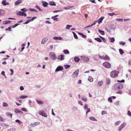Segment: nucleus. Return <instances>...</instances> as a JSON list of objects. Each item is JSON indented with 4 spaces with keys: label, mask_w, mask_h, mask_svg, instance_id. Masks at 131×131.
<instances>
[{
    "label": "nucleus",
    "mask_w": 131,
    "mask_h": 131,
    "mask_svg": "<svg viewBox=\"0 0 131 131\" xmlns=\"http://www.w3.org/2000/svg\"><path fill=\"white\" fill-rule=\"evenodd\" d=\"M116 20L117 21H119L120 22H122L123 21V19H120V18H116Z\"/></svg>",
    "instance_id": "obj_38"
},
{
    "label": "nucleus",
    "mask_w": 131,
    "mask_h": 131,
    "mask_svg": "<svg viewBox=\"0 0 131 131\" xmlns=\"http://www.w3.org/2000/svg\"><path fill=\"white\" fill-rule=\"evenodd\" d=\"M15 122H16L18 123L19 124H20L21 123V122L18 119H16L15 120Z\"/></svg>",
    "instance_id": "obj_59"
},
{
    "label": "nucleus",
    "mask_w": 131,
    "mask_h": 131,
    "mask_svg": "<svg viewBox=\"0 0 131 131\" xmlns=\"http://www.w3.org/2000/svg\"><path fill=\"white\" fill-rule=\"evenodd\" d=\"M11 22V21L9 20H6L3 21V23L4 24H6L10 23V22Z\"/></svg>",
    "instance_id": "obj_22"
},
{
    "label": "nucleus",
    "mask_w": 131,
    "mask_h": 131,
    "mask_svg": "<svg viewBox=\"0 0 131 131\" xmlns=\"http://www.w3.org/2000/svg\"><path fill=\"white\" fill-rule=\"evenodd\" d=\"M19 25V24H16L15 25L12 26V27H13V28H14L16 27L17 26Z\"/></svg>",
    "instance_id": "obj_62"
},
{
    "label": "nucleus",
    "mask_w": 131,
    "mask_h": 131,
    "mask_svg": "<svg viewBox=\"0 0 131 131\" xmlns=\"http://www.w3.org/2000/svg\"><path fill=\"white\" fill-rule=\"evenodd\" d=\"M89 119L90 120L95 121H97V119L95 118L94 117L91 116L89 117Z\"/></svg>",
    "instance_id": "obj_18"
},
{
    "label": "nucleus",
    "mask_w": 131,
    "mask_h": 131,
    "mask_svg": "<svg viewBox=\"0 0 131 131\" xmlns=\"http://www.w3.org/2000/svg\"><path fill=\"white\" fill-rule=\"evenodd\" d=\"M107 112L106 111H102V115L104 114H106Z\"/></svg>",
    "instance_id": "obj_52"
},
{
    "label": "nucleus",
    "mask_w": 131,
    "mask_h": 131,
    "mask_svg": "<svg viewBox=\"0 0 131 131\" xmlns=\"http://www.w3.org/2000/svg\"><path fill=\"white\" fill-rule=\"evenodd\" d=\"M94 39L99 42H101L102 41V40L101 39L99 38H94Z\"/></svg>",
    "instance_id": "obj_23"
},
{
    "label": "nucleus",
    "mask_w": 131,
    "mask_h": 131,
    "mask_svg": "<svg viewBox=\"0 0 131 131\" xmlns=\"http://www.w3.org/2000/svg\"><path fill=\"white\" fill-rule=\"evenodd\" d=\"M81 99L83 101L85 102H86L87 101V99L84 97H82L81 98Z\"/></svg>",
    "instance_id": "obj_37"
},
{
    "label": "nucleus",
    "mask_w": 131,
    "mask_h": 131,
    "mask_svg": "<svg viewBox=\"0 0 131 131\" xmlns=\"http://www.w3.org/2000/svg\"><path fill=\"white\" fill-rule=\"evenodd\" d=\"M36 8L38 9L39 11H42V10L37 6H36Z\"/></svg>",
    "instance_id": "obj_57"
},
{
    "label": "nucleus",
    "mask_w": 131,
    "mask_h": 131,
    "mask_svg": "<svg viewBox=\"0 0 131 131\" xmlns=\"http://www.w3.org/2000/svg\"><path fill=\"white\" fill-rule=\"evenodd\" d=\"M24 13L21 11H19L17 14L20 16H23Z\"/></svg>",
    "instance_id": "obj_26"
},
{
    "label": "nucleus",
    "mask_w": 131,
    "mask_h": 131,
    "mask_svg": "<svg viewBox=\"0 0 131 131\" xmlns=\"http://www.w3.org/2000/svg\"><path fill=\"white\" fill-rule=\"evenodd\" d=\"M43 6L44 7H46L47 6V5H48V4L46 2L44 1L42 2Z\"/></svg>",
    "instance_id": "obj_17"
},
{
    "label": "nucleus",
    "mask_w": 131,
    "mask_h": 131,
    "mask_svg": "<svg viewBox=\"0 0 131 131\" xmlns=\"http://www.w3.org/2000/svg\"><path fill=\"white\" fill-rule=\"evenodd\" d=\"M119 72L118 71H113L110 73L111 77L113 78H116L117 77Z\"/></svg>",
    "instance_id": "obj_1"
},
{
    "label": "nucleus",
    "mask_w": 131,
    "mask_h": 131,
    "mask_svg": "<svg viewBox=\"0 0 131 131\" xmlns=\"http://www.w3.org/2000/svg\"><path fill=\"white\" fill-rule=\"evenodd\" d=\"M39 114L42 116L45 117H46L47 116V115L46 114V113L43 110H40L38 112Z\"/></svg>",
    "instance_id": "obj_4"
},
{
    "label": "nucleus",
    "mask_w": 131,
    "mask_h": 131,
    "mask_svg": "<svg viewBox=\"0 0 131 131\" xmlns=\"http://www.w3.org/2000/svg\"><path fill=\"white\" fill-rule=\"evenodd\" d=\"M4 14V10L3 9H0V16L3 15Z\"/></svg>",
    "instance_id": "obj_16"
},
{
    "label": "nucleus",
    "mask_w": 131,
    "mask_h": 131,
    "mask_svg": "<svg viewBox=\"0 0 131 131\" xmlns=\"http://www.w3.org/2000/svg\"><path fill=\"white\" fill-rule=\"evenodd\" d=\"M3 107H5L7 106L8 105L7 103H3Z\"/></svg>",
    "instance_id": "obj_44"
},
{
    "label": "nucleus",
    "mask_w": 131,
    "mask_h": 131,
    "mask_svg": "<svg viewBox=\"0 0 131 131\" xmlns=\"http://www.w3.org/2000/svg\"><path fill=\"white\" fill-rule=\"evenodd\" d=\"M127 114L129 116H131V113L130 111H128Z\"/></svg>",
    "instance_id": "obj_58"
},
{
    "label": "nucleus",
    "mask_w": 131,
    "mask_h": 131,
    "mask_svg": "<svg viewBox=\"0 0 131 131\" xmlns=\"http://www.w3.org/2000/svg\"><path fill=\"white\" fill-rule=\"evenodd\" d=\"M103 19V17H101L96 21H97V22L99 24H100L102 22V21Z\"/></svg>",
    "instance_id": "obj_14"
},
{
    "label": "nucleus",
    "mask_w": 131,
    "mask_h": 131,
    "mask_svg": "<svg viewBox=\"0 0 131 131\" xmlns=\"http://www.w3.org/2000/svg\"><path fill=\"white\" fill-rule=\"evenodd\" d=\"M6 115L7 116H9L11 118H12L13 114L9 112H7L6 113Z\"/></svg>",
    "instance_id": "obj_19"
},
{
    "label": "nucleus",
    "mask_w": 131,
    "mask_h": 131,
    "mask_svg": "<svg viewBox=\"0 0 131 131\" xmlns=\"http://www.w3.org/2000/svg\"><path fill=\"white\" fill-rule=\"evenodd\" d=\"M16 129L15 128H12L8 130V131H15Z\"/></svg>",
    "instance_id": "obj_47"
},
{
    "label": "nucleus",
    "mask_w": 131,
    "mask_h": 131,
    "mask_svg": "<svg viewBox=\"0 0 131 131\" xmlns=\"http://www.w3.org/2000/svg\"><path fill=\"white\" fill-rule=\"evenodd\" d=\"M2 4L4 6H5L6 5H8L9 4L8 3L6 2L5 0H4L2 2Z\"/></svg>",
    "instance_id": "obj_21"
},
{
    "label": "nucleus",
    "mask_w": 131,
    "mask_h": 131,
    "mask_svg": "<svg viewBox=\"0 0 131 131\" xmlns=\"http://www.w3.org/2000/svg\"><path fill=\"white\" fill-rule=\"evenodd\" d=\"M109 40L110 41L112 42H113L115 41L114 38L113 37L112 38H110Z\"/></svg>",
    "instance_id": "obj_35"
},
{
    "label": "nucleus",
    "mask_w": 131,
    "mask_h": 131,
    "mask_svg": "<svg viewBox=\"0 0 131 131\" xmlns=\"http://www.w3.org/2000/svg\"><path fill=\"white\" fill-rule=\"evenodd\" d=\"M63 52L65 53V54H69V52L68 50H64Z\"/></svg>",
    "instance_id": "obj_39"
},
{
    "label": "nucleus",
    "mask_w": 131,
    "mask_h": 131,
    "mask_svg": "<svg viewBox=\"0 0 131 131\" xmlns=\"http://www.w3.org/2000/svg\"><path fill=\"white\" fill-rule=\"evenodd\" d=\"M20 10L24 12H26L27 11V10L25 8H22Z\"/></svg>",
    "instance_id": "obj_54"
},
{
    "label": "nucleus",
    "mask_w": 131,
    "mask_h": 131,
    "mask_svg": "<svg viewBox=\"0 0 131 131\" xmlns=\"http://www.w3.org/2000/svg\"><path fill=\"white\" fill-rule=\"evenodd\" d=\"M119 51L121 54H122L124 53V51L122 49H119Z\"/></svg>",
    "instance_id": "obj_34"
},
{
    "label": "nucleus",
    "mask_w": 131,
    "mask_h": 131,
    "mask_svg": "<svg viewBox=\"0 0 131 131\" xmlns=\"http://www.w3.org/2000/svg\"><path fill=\"white\" fill-rule=\"evenodd\" d=\"M108 14L110 16H112L115 15V14L113 13H108Z\"/></svg>",
    "instance_id": "obj_55"
},
{
    "label": "nucleus",
    "mask_w": 131,
    "mask_h": 131,
    "mask_svg": "<svg viewBox=\"0 0 131 131\" xmlns=\"http://www.w3.org/2000/svg\"><path fill=\"white\" fill-rule=\"evenodd\" d=\"M98 31L102 35H104L105 34L104 32L103 31H102L100 29H99L98 30Z\"/></svg>",
    "instance_id": "obj_27"
},
{
    "label": "nucleus",
    "mask_w": 131,
    "mask_h": 131,
    "mask_svg": "<svg viewBox=\"0 0 131 131\" xmlns=\"http://www.w3.org/2000/svg\"><path fill=\"white\" fill-rule=\"evenodd\" d=\"M88 80L90 82H92L93 81V79L91 76H89L88 79Z\"/></svg>",
    "instance_id": "obj_31"
},
{
    "label": "nucleus",
    "mask_w": 131,
    "mask_h": 131,
    "mask_svg": "<svg viewBox=\"0 0 131 131\" xmlns=\"http://www.w3.org/2000/svg\"><path fill=\"white\" fill-rule=\"evenodd\" d=\"M97 22V21H94V22L91 25V26L92 27L94 25L96 24Z\"/></svg>",
    "instance_id": "obj_50"
},
{
    "label": "nucleus",
    "mask_w": 131,
    "mask_h": 131,
    "mask_svg": "<svg viewBox=\"0 0 131 131\" xmlns=\"http://www.w3.org/2000/svg\"><path fill=\"white\" fill-rule=\"evenodd\" d=\"M81 58L82 60L86 62L88 61L89 60V58L84 56L81 57Z\"/></svg>",
    "instance_id": "obj_8"
},
{
    "label": "nucleus",
    "mask_w": 131,
    "mask_h": 131,
    "mask_svg": "<svg viewBox=\"0 0 131 131\" xmlns=\"http://www.w3.org/2000/svg\"><path fill=\"white\" fill-rule=\"evenodd\" d=\"M103 65L106 68H109L111 67V65L107 61H106L104 62L103 64Z\"/></svg>",
    "instance_id": "obj_2"
},
{
    "label": "nucleus",
    "mask_w": 131,
    "mask_h": 131,
    "mask_svg": "<svg viewBox=\"0 0 131 131\" xmlns=\"http://www.w3.org/2000/svg\"><path fill=\"white\" fill-rule=\"evenodd\" d=\"M49 4L51 6H56V3L53 1H50L49 2Z\"/></svg>",
    "instance_id": "obj_20"
},
{
    "label": "nucleus",
    "mask_w": 131,
    "mask_h": 131,
    "mask_svg": "<svg viewBox=\"0 0 131 131\" xmlns=\"http://www.w3.org/2000/svg\"><path fill=\"white\" fill-rule=\"evenodd\" d=\"M53 39H54L56 40H62V38L61 37H53Z\"/></svg>",
    "instance_id": "obj_15"
},
{
    "label": "nucleus",
    "mask_w": 131,
    "mask_h": 131,
    "mask_svg": "<svg viewBox=\"0 0 131 131\" xmlns=\"http://www.w3.org/2000/svg\"><path fill=\"white\" fill-rule=\"evenodd\" d=\"M15 112L16 113H20V114H22L23 113V112L17 109H16L15 110Z\"/></svg>",
    "instance_id": "obj_13"
},
{
    "label": "nucleus",
    "mask_w": 131,
    "mask_h": 131,
    "mask_svg": "<svg viewBox=\"0 0 131 131\" xmlns=\"http://www.w3.org/2000/svg\"><path fill=\"white\" fill-rule=\"evenodd\" d=\"M72 32L73 34V35H74V38L76 39H78V37H77V35H76V34L74 32Z\"/></svg>",
    "instance_id": "obj_40"
},
{
    "label": "nucleus",
    "mask_w": 131,
    "mask_h": 131,
    "mask_svg": "<svg viewBox=\"0 0 131 131\" xmlns=\"http://www.w3.org/2000/svg\"><path fill=\"white\" fill-rule=\"evenodd\" d=\"M29 11L35 12H37V11L36 9L32 8H30L29 9Z\"/></svg>",
    "instance_id": "obj_33"
},
{
    "label": "nucleus",
    "mask_w": 131,
    "mask_h": 131,
    "mask_svg": "<svg viewBox=\"0 0 131 131\" xmlns=\"http://www.w3.org/2000/svg\"><path fill=\"white\" fill-rule=\"evenodd\" d=\"M110 80L109 79H107L106 80V84L108 85L110 84Z\"/></svg>",
    "instance_id": "obj_30"
},
{
    "label": "nucleus",
    "mask_w": 131,
    "mask_h": 131,
    "mask_svg": "<svg viewBox=\"0 0 131 131\" xmlns=\"http://www.w3.org/2000/svg\"><path fill=\"white\" fill-rule=\"evenodd\" d=\"M125 81L124 80H122L121 81H119V80H118L117 81V82H120L122 83H124V82Z\"/></svg>",
    "instance_id": "obj_61"
},
{
    "label": "nucleus",
    "mask_w": 131,
    "mask_h": 131,
    "mask_svg": "<svg viewBox=\"0 0 131 131\" xmlns=\"http://www.w3.org/2000/svg\"><path fill=\"white\" fill-rule=\"evenodd\" d=\"M99 58L102 59H103L105 60H109L110 59V57L107 55H106L105 56H101L100 55L99 56Z\"/></svg>",
    "instance_id": "obj_3"
},
{
    "label": "nucleus",
    "mask_w": 131,
    "mask_h": 131,
    "mask_svg": "<svg viewBox=\"0 0 131 131\" xmlns=\"http://www.w3.org/2000/svg\"><path fill=\"white\" fill-rule=\"evenodd\" d=\"M51 18V19H53L54 20L57 21V19H58V18H56L55 17H54V16L52 17Z\"/></svg>",
    "instance_id": "obj_45"
},
{
    "label": "nucleus",
    "mask_w": 131,
    "mask_h": 131,
    "mask_svg": "<svg viewBox=\"0 0 131 131\" xmlns=\"http://www.w3.org/2000/svg\"><path fill=\"white\" fill-rule=\"evenodd\" d=\"M119 43L123 45H124L126 44V43L125 42H123L122 41H121L119 42Z\"/></svg>",
    "instance_id": "obj_53"
},
{
    "label": "nucleus",
    "mask_w": 131,
    "mask_h": 131,
    "mask_svg": "<svg viewBox=\"0 0 131 131\" xmlns=\"http://www.w3.org/2000/svg\"><path fill=\"white\" fill-rule=\"evenodd\" d=\"M78 34L82 37H83V38H86V36L85 35H84L83 34H82V33H79V32Z\"/></svg>",
    "instance_id": "obj_25"
},
{
    "label": "nucleus",
    "mask_w": 131,
    "mask_h": 131,
    "mask_svg": "<svg viewBox=\"0 0 131 131\" xmlns=\"http://www.w3.org/2000/svg\"><path fill=\"white\" fill-rule=\"evenodd\" d=\"M73 7V6H69L68 7H64V8L66 10H67L69 9L70 8Z\"/></svg>",
    "instance_id": "obj_32"
},
{
    "label": "nucleus",
    "mask_w": 131,
    "mask_h": 131,
    "mask_svg": "<svg viewBox=\"0 0 131 131\" xmlns=\"http://www.w3.org/2000/svg\"><path fill=\"white\" fill-rule=\"evenodd\" d=\"M22 2V0H18L15 3V5H18Z\"/></svg>",
    "instance_id": "obj_10"
},
{
    "label": "nucleus",
    "mask_w": 131,
    "mask_h": 131,
    "mask_svg": "<svg viewBox=\"0 0 131 131\" xmlns=\"http://www.w3.org/2000/svg\"><path fill=\"white\" fill-rule=\"evenodd\" d=\"M108 101H109V102H112L113 101L112 100L111 97H109L108 99Z\"/></svg>",
    "instance_id": "obj_49"
},
{
    "label": "nucleus",
    "mask_w": 131,
    "mask_h": 131,
    "mask_svg": "<svg viewBox=\"0 0 131 131\" xmlns=\"http://www.w3.org/2000/svg\"><path fill=\"white\" fill-rule=\"evenodd\" d=\"M5 119L1 115H0V121L4 122L5 121Z\"/></svg>",
    "instance_id": "obj_29"
},
{
    "label": "nucleus",
    "mask_w": 131,
    "mask_h": 131,
    "mask_svg": "<svg viewBox=\"0 0 131 131\" xmlns=\"http://www.w3.org/2000/svg\"><path fill=\"white\" fill-rule=\"evenodd\" d=\"M36 101L37 102V103L39 104H43V102L42 101H39L37 100H36Z\"/></svg>",
    "instance_id": "obj_28"
},
{
    "label": "nucleus",
    "mask_w": 131,
    "mask_h": 131,
    "mask_svg": "<svg viewBox=\"0 0 131 131\" xmlns=\"http://www.w3.org/2000/svg\"><path fill=\"white\" fill-rule=\"evenodd\" d=\"M120 123V121H118L115 123V124L117 126Z\"/></svg>",
    "instance_id": "obj_41"
},
{
    "label": "nucleus",
    "mask_w": 131,
    "mask_h": 131,
    "mask_svg": "<svg viewBox=\"0 0 131 131\" xmlns=\"http://www.w3.org/2000/svg\"><path fill=\"white\" fill-rule=\"evenodd\" d=\"M50 56L51 58L53 60H55L56 59V56L54 53L52 52L50 53Z\"/></svg>",
    "instance_id": "obj_5"
},
{
    "label": "nucleus",
    "mask_w": 131,
    "mask_h": 131,
    "mask_svg": "<svg viewBox=\"0 0 131 131\" xmlns=\"http://www.w3.org/2000/svg\"><path fill=\"white\" fill-rule=\"evenodd\" d=\"M115 85L117 87V88L119 90L123 88V85L121 83H116Z\"/></svg>",
    "instance_id": "obj_6"
},
{
    "label": "nucleus",
    "mask_w": 131,
    "mask_h": 131,
    "mask_svg": "<svg viewBox=\"0 0 131 131\" xmlns=\"http://www.w3.org/2000/svg\"><path fill=\"white\" fill-rule=\"evenodd\" d=\"M78 103L79 104H80L81 105H82V106L83 105V103H82L81 101H78Z\"/></svg>",
    "instance_id": "obj_63"
},
{
    "label": "nucleus",
    "mask_w": 131,
    "mask_h": 131,
    "mask_svg": "<svg viewBox=\"0 0 131 131\" xmlns=\"http://www.w3.org/2000/svg\"><path fill=\"white\" fill-rule=\"evenodd\" d=\"M48 39L47 38H44L42 39L41 41V43L42 44H44L47 41Z\"/></svg>",
    "instance_id": "obj_11"
},
{
    "label": "nucleus",
    "mask_w": 131,
    "mask_h": 131,
    "mask_svg": "<svg viewBox=\"0 0 131 131\" xmlns=\"http://www.w3.org/2000/svg\"><path fill=\"white\" fill-rule=\"evenodd\" d=\"M27 97V96H20L19 97L21 99H24L26 98Z\"/></svg>",
    "instance_id": "obj_51"
},
{
    "label": "nucleus",
    "mask_w": 131,
    "mask_h": 131,
    "mask_svg": "<svg viewBox=\"0 0 131 131\" xmlns=\"http://www.w3.org/2000/svg\"><path fill=\"white\" fill-rule=\"evenodd\" d=\"M90 111H91L90 109L89 108H88L87 109V111L86 112V114L87 115L88 113L90 112Z\"/></svg>",
    "instance_id": "obj_56"
},
{
    "label": "nucleus",
    "mask_w": 131,
    "mask_h": 131,
    "mask_svg": "<svg viewBox=\"0 0 131 131\" xmlns=\"http://www.w3.org/2000/svg\"><path fill=\"white\" fill-rule=\"evenodd\" d=\"M74 60L75 62H78L80 60V59L78 57H75L74 58Z\"/></svg>",
    "instance_id": "obj_24"
},
{
    "label": "nucleus",
    "mask_w": 131,
    "mask_h": 131,
    "mask_svg": "<svg viewBox=\"0 0 131 131\" xmlns=\"http://www.w3.org/2000/svg\"><path fill=\"white\" fill-rule=\"evenodd\" d=\"M40 124V123L38 122H35L33 124V125L34 126H36L37 125H38L39 124Z\"/></svg>",
    "instance_id": "obj_36"
},
{
    "label": "nucleus",
    "mask_w": 131,
    "mask_h": 131,
    "mask_svg": "<svg viewBox=\"0 0 131 131\" xmlns=\"http://www.w3.org/2000/svg\"><path fill=\"white\" fill-rule=\"evenodd\" d=\"M63 67L61 66H59L55 70V71L57 72L59 71H61L63 70Z\"/></svg>",
    "instance_id": "obj_9"
},
{
    "label": "nucleus",
    "mask_w": 131,
    "mask_h": 131,
    "mask_svg": "<svg viewBox=\"0 0 131 131\" xmlns=\"http://www.w3.org/2000/svg\"><path fill=\"white\" fill-rule=\"evenodd\" d=\"M98 83V85L100 86L102 85L103 84V83L102 81H100Z\"/></svg>",
    "instance_id": "obj_43"
},
{
    "label": "nucleus",
    "mask_w": 131,
    "mask_h": 131,
    "mask_svg": "<svg viewBox=\"0 0 131 131\" xmlns=\"http://www.w3.org/2000/svg\"><path fill=\"white\" fill-rule=\"evenodd\" d=\"M79 70H77L72 75V78H75L77 77L78 74Z\"/></svg>",
    "instance_id": "obj_7"
},
{
    "label": "nucleus",
    "mask_w": 131,
    "mask_h": 131,
    "mask_svg": "<svg viewBox=\"0 0 131 131\" xmlns=\"http://www.w3.org/2000/svg\"><path fill=\"white\" fill-rule=\"evenodd\" d=\"M72 27V26L71 25H67L66 26V29H70V27Z\"/></svg>",
    "instance_id": "obj_42"
},
{
    "label": "nucleus",
    "mask_w": 131,
    "mask_h": 131,
    "mask_svg": "<svg viewBox=\"0 0 131 131\" xmlns=\"http://www.w3.org/2000/svg\"><path fill=\"white\" fill-rule=\"evenodd\" d=\"M88 107V106L86 104H85L84 105V108L85 109H87Z\"/></svg>",
    "instance_id": "obj_64"
},
{
    "label": "nucleus",
    "mask_w": 131,
    "mask_h": 131,
    "mask_svg": "<svg viewBox=\"0 0 131 131\" xmlns=\"http://www.w3.org/2000/svg\"><path fill=\"white\" fill-rule=\"evenodd\" d=\"M5 72L4 71H3L1 72V74L2 75H3V76H5V77L6 78V77L5 76Z\"/></svg>",
    "instance_id": "obj_60"
},
{
    "label": "nucleus",
    "mask_w": 131,
    "mask_h": 131,
    "mask_svg": "<svg viewBox=\"0 0 131 131\" xmlns=\"http://www.w3.org/2000/svg\"><path fill=\"white\" fill-rule=\"evenodd\" d=\"M126 125V123H124L123 124L120 126L119 127V131H121L122 129Z\"/></svg>",
    "instance_id": "obj_12"
},
{
    "label": "nucleus",
    "mask_w": 131,
    "mask_h": 131,
    "mask_svg": "<svg viewBox=\"0 0 131 131\" xmlns=\"http://www.w3.org/2000/svg\"><path fill=\"white\" fill-rule=\"evenodd\" d=\"M64 56L63 55H60V60H62L64 59Z\"/></svg>",
    "instance_id": "obj_48"
},
{
    "label": "nucleus",
    "mask_w": 131,
    "mask_h": 131,
    "mask_svg": "<svg viewBox=\"0 0 131 131\" xmlns=\"http://www.w3.org/2000/svg\"><path fill=\"white\" fill-rule=\"evenodd\" d=\"M21 46L23 47H22L21 48V52L24 49L25 47L24 46H25V44H23Z\"/></svg>",
    "instance_id": "obj_46"
}]
</instances>
